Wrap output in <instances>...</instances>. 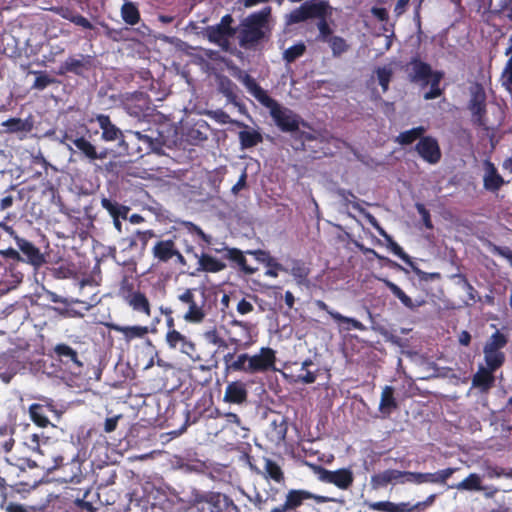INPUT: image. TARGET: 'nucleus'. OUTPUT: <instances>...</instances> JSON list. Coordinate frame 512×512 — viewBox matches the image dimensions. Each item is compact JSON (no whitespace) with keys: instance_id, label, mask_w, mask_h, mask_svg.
<instances>
[{"instance_id":"nucleus-18","label":"nucleus","mask_w":512,"mask_h":512,"mask_svg":"<svg viewBox=\"0 0 512 512\" xmlns=\"http://www.w3.org/2000/svg\"><path fill=\"white\" fill-rule=\"evenodd\" d=\"M314 305L322 311H325L330 317L338 323V325L345 331H350L352 329L365 331L366 326L360 322L359 320L351 317H347L342 315L341 313L330 309V307L320 299L314 300Z\"/></svg>"},{"instance_id":"nucleus-13","label":"nucleus","mask_w":512,"mask_h":512,"mask_svg":"<svg viewBox=\"0 0 512 512\" xmlns=\"http://www.w3.org/2000/svg\"><path fill=\"white\" fill-rule=\"evenodd\" d=\"M327 3L325 1H306L289 15V23L297 24L316 16L326 15Z\"/></svg>"},{"instance_id":"nucleus-59","label":"nucleus","mask_w":512,"mask_h":512,"mask_svg":"<svg viewBox=\"0 0 512 512\" xmlns=\"http://www.w3.org/2000/svg\"><path fill=\"white\" fill-rule=\"evenodd\" d=\"M101 26L104 28L105 36L113 41H116V42L124 40L125 32L128 31V28H119V29L111 28L106 23H101Z\"/></svg>"},{"instance_id":"nucleus-46","label":"nucleus","mask_w":512,"mask_h":512,"mask_svg":"<svg viewBox=\"0 0 512 512\" xmlns=\"http://www.w3.org/2000/svg\"><path fill=\"white\" fill-rule=\"evenodd\" d=\"M451 488L462 491H480L482 490L481 477L476 473H471L461 482L451 486Z\"/></svg>"},{"instance_id":"nucleus-61","label":"nucleus","mask_w":512,"mask_h":512,"mask_svg":"<svg viewBox=\"0 0 512 512\" xmlns=\"http://www.w3.org/2000/svg\"><path fill=\"white\" fill-rule=\"evenodd\" d=\"M219 88L220 91L228 98L235 96L236 85L228 77L224 76L220 79Z\"/></svg>"},{"instance_id":"nucleus-56","label":"nucleus","mask_w":512,"mask_h":512,"mask_svg":"<svg viewBox=\"0 0 512 512\" xmlns=\"http://www.w3.org/2000/svg\"><path fill=\"white\" fill-rule=\"evenodd\" d=\"M505 55H510V57L506 62L501 78L503 85H505L507 89L512 90V45L506 49Z\"/></svg>"},{"instance_id":"nucleus-2","label":"nucleus","mask_w":512,"mask_h":512,"mask_svg":"<svg viewBox=\"0 0 512 512\" xmlns=\"http://www.w3.org/2000/svg\"><path fill=\"white\" fill-rule=\"evenodd\" d=\"M271 11V7L266 6L241 20L236 33L241 48L255 51L264 42L269 41Z\"/></svg>"},{"instance_id":"nucleus-30","label":"nucleus","mask_w":512,"mask_h":512,"mask_svg":"<svg viewBox=\"0 0 512 512\" xmlns=\"http://www.w3.org/2000/svg\"><path fill=\"white\" fill-rule=\"evenodd\" d=\"M485 174L483 177V185L487 191L496 192L498 191L506 182L504 178L498 173L495 165L490 162H485Z\"/></svg>"},{"instance_id":"nucleus-17","label":"nucleus","mask_w":512,"mask_h":512,"mask_svg":"<svg viewBox=\"0 0 512 512\" xmlns=\"http://www.w3.org/2000/svg\"><path fill=\"white\" fill-rule=\"evenodd\" d=\"M13 238L19 251L24 256V261L35 268H39L45 264L46 259L44 254L32 242L18 235H15Z\"/></svg>"},{"instance_id":"nucleus-62","label":"nucleus","mask_w":512,"mask_h":512,"mask_svg":"<svg viewBox=\"0 0 512 512\" xmlns=\"http://www.w3.org/2000/svg\"><path fill=\"white\" fill-rule=\"evenodd\" d=\"M456 276L462 280L464 289L466 290V293L468 296V299L472 302H476L477 300H479L480 298L478 297L477 290L468 281L467 277L463 274H457Z\"/></svg>"},{"instance_id":"nucleus-53","label":"nucleus","mask_w":512,"mask_h":512,"mask_svg":"<svg viewBox=\"0 0 512 512\" xmlns=\"http://www.w3.org/2000/svg\"><path fill=\"white\" fill-rule=\"evenodd\" d=\"M325 16L326 15L316 16V18H319V21L317 23L319 34L316 37V40L319 42L327 43L333 37V30L330 27L329 23L327 22Z\"/></svg>"},{"instance_id":"nucleus-44","label":"nucleus","mask_w":512,"mask_h":512,"mask_svg":"<svg viewBox=\"0 0 512 512\" xmlns=\"http://www.w3.org/2000/svg\"><path fill=\"white\" fill-rule=\"evenodd\" d=\"M443 76V72L434 71L428 82V84H430V90L424 94L425 100L436 99L443 94V89L440 88V82Z\"/></svg>"},{"instance_id":"nucleus-63","label":"nucleus","mask_w":512,"mask_h":512,"mask_svg":"<svg viewBox=\"0 0 512 512\" xmlns=\"http://www.w3.org/2000/svg\"><path fill=\"white\" fill-rule=\"evenodd\" d=\"M291 274L300 281L307 278L309 274V269L300 261L294 262L291 268Z\"/></svg>"},{"instance_id":"nucleus-26","label":"nucleus","mask_w":512,"mask_h":512,"mask_svg":"<svg viewBox=\"0 0 512 512\" xmlns=\"http://www.w3.org/2000/svg\"><path fill=\"white\" fill-rule=\"evenodd\" d=\"M177 253V246L174 239H161L155 242L152 248L153 258L158 263H168L173 260Z\"/></svg>"},{"instance_id":"nucleus-23","label":"nucleus","mask_w":512,"mask_h":512,"mask_svg":"<svg viewBox=\"0 0 512 512\" xmlns=\"http://www.w3.org/2000/svg\"><path fill=\"white\" fill-rule=\"evenodd\" d=\"M367 221L377 230L379 235L385 238L388 248L406 264L412 265L411 257L403 250V248L393 240V238L379 224L378 220L370 213L365 215Z\"/></svg>"},{"instance_id":"nucleus-1","label":"nucleus","mask_w":512,"mask_h":512,"mask_svg":"<svg viewBox=\"0 0 512 512\" xmlns=\"http://www.w3.org/2000/svg\"><path fill=\"white\" fill-rule=\"evenodd\" d=\"M222 360L225 374L241 372L254 375L276 370L277 358L274 349L261 347L259 352L253 355L245 352L235 356V351L228 352Z\"/></svg>"},{"instance_id":"nucleus-31","label":"nucleus","mask_w":512,"mask_h":512,"mask_svg":"<svg viewBox=\"0 0 512 512\" xmlns=\"http://www.w3.org/2000/svg\"><path fill=\"white\" fill-rule=\"evenodd\" d=\"M125 300L134 311L142 313L147 317L151 316V304L145 293L140 290L131 291Z\"/></svg>"},{"instance_id":"nucleus-6","label":"nucleus","mask_w":512,"mask_h":512,"mask_svg":"<svg viewBox=\"0 0 512 512\" xmlns=\"http://www.w3.org/2000/svg\"><path fill=\"white\" fill-rule=\"evenodd\" d=\"M296 151L306 152L312 159H319L327 155V141L320 134L301 131L292 136Z\"/></svg>"},{"instance_id":"nucleus-28","label":"nucleus","mask_w":512,"mask_h":512,"mask_svg":"<svg viewBox=\"0 0 512 512\" xmlns=\"http://www.w3.org/2000/svg\"><path fill=\"white\" fill-rule=\"evenodd\" d=\"M248 391L246 385L241 381L228 383L225 389L223 400L230 404H243L247 401Z\"/></svg>"},{"instance_id":"nucleus-29","label":"nucleus","mask_w":512,"mask_h":512,"mask_svg":"<svg viewBox=\"0 0 512 512\" xmlns=\"http://www.w3.org/2000/svg\"><path fill=\"white\" fill-rule=\"evenodd\" d=\"M495 384L494 371L479 366L477 372L472 377V387L480 390L481 393H488Z\"/></svg>"},{"instance_id":"nucleus-21","label":"nucleus","mask_w":512,"mask_h":512,"mask_svg":"<svg viewBox=\"0 0 512 512\" xmlns=\"http://www.w3.org/2000/svg\"><path fill=\"white\" fill-rule=\"evenodd\" d=\"M221 251L224 253L223 258L230 262V266L245 275H253L258 270L257 267H252L247 264V259L243 251L240 249L235 247H224Z\"/></svg>"},{"instance_id":"nucleus-41","label":"nucleus","mask_w":512,"mask_h":512,"mask_svg":"<svg viewBox=\"0 0 512 512\" xmlns=\"http://www.w3.org/2000/svg\"><path fill=\"white\" fill-rule=\"evenodd\" d=\"M244 84L249 92L262 104L264 105L268 102L272 97H270L256 81L249 75H246L244 78Z\"/></svg>"},{"instance_id":"nucleus-15","label":"nucleus","mask_w":512,"mask_h":512,"mask_svg":"<svg viewBox=\"0 0 512 512\" xmlns=\"http://www.w3.org/2000/svg\"><path fill=\"white\" fill-rule=\"evenodd\" d=\"M458 470V468H446L434 473H421L407 471L406 481L414 482L416 484L433 483V484H446L447 480Z\"/></svg>"},{"instance_id":"nucleus-58","label":"nucleus","mask_w":512,"mask_h":512,"mask_svg":"<svg viewBox=\"0 0 512 512\" xmlns=\"http://www.w3.org/2000/svg\"><path fill=\"white\" fill-rule=\"evenodd\" d=\"M379 85L383 92H386L389 88V83L392 79L393 72L388 67H379L376 70Z\"/></svg>"},{"instance_id":"nucleus-60","label":"nucleus","mask_w":512,"mask_h":512,"mask_svg":"<svg viewBox=\"0 0 512 512\" xmlns=\"http://www.w3.org/2000/svg\"><path fill=\"white\" fill-rule=\"evenodd\" d=\"M135 234L137 237L138 252L143 253L147 247L148 241L154 236V232L152 230L137 231Z\"/></svg>"},{"instance_id":"nucleus-5","label":"nucleus","mask_w":512,"mask_h":512,"mask_svg":"<svg viewBox=\"0 0 512 512\" xmlns=\"http://www.w3.org/2000/svg\"><path fill=\"white\" fill-rule=\"evenodd\" d=\"M62 143L69 142L76 147L74 153L78 154L80 159L94 163L97 160H104L108 153L106 149L99 150L89 139L79 135L74 130H66L62 136Z\"/></svg>"},{"instance_id":"nucleus-19","label":"nucleus","mask_w":512,"mask_h":512,"mask_svg":"<svg viewBox=\"0 0 512 512\" xmlns=\"http://www.w3.org/2000/svg\"><path fill=\"white\" fill-rule=\"evenodd\" d=\"M468 109L472 114V122L478 127H485L486 110V95L481 87L472 93L471 99L468 104Z\"/></svg>"},{"instance_id":"nucleus-8","label":"nucleus","mask_w":512,"mask_h":512,"mask_svg":"<svg viewBox=\"0 0 512 512\" xmlns=\"http://www.w3.org/2000/svg\"><path fill=\"white\" fill-rule=\"evenodd\" d=\"M39 403H32L28 408L31 421L40 428H46L51 423L48 414H52L57 419L60 418L62 411L58 409L57 404L52 398L40 397Z\"/></svg>"},{"instance_id":"nucleus-16","label":"nucleus","mask_w":512,"mask_h":512,"mask_svg":"<svg viewBox=\"0 0 512 512\" xmlns=\"http://www.w3.org/2000/svg\"><path fill=\"white\" fill-rule=\"evenodd\" d=\"M79 58L68 57L64 62L59 66L58 75H65L67 73H72L77 76H84L85 72L89 71L92 68V56L79 54Z\"/></svg>"},{"instance_id":"nucleus-51","label":"nucleus","mask_w":512,"mask_h":512,"mask_svg":"<svg viewBox=\"0 0 512 512\" xmlns=\"http://www.w3.org/2000/svg\"><path fill=\"white\" fill-rule=\"evenodd\" d=\"M63 470H69L71 473L62 477L65 482L79 483L81 476L80 462L73 459L71 462L63 465Z\"/></svg>"},{"instance_id":"nucleus-33","label":"nucleus","mask_w":512,"mask_h":512,"mask_svg":"<svg viewBox=\"0 0 512 512\" xmlns=\"http://www.w3.org/2000/svg\"><path fill=\"white\" fill-rule=\"evenodd\" d=\"M51 10L63 19L68 20L77 26H80L84 29H93L92 23L86 17L76 13L69 7L59 6L53 7Z\"/></svg>"},{"instance_id":"nucleus-47","label":"nucleus","mask_w":512,"mask_h":512,"mask_svg":"<svg viewBox=\"0 0 512 512\" xmlns=\"http://www.w3.org/2000/svg\"><path fill=\"white\" fill-rule=\"evenodd\" d=\"M139 101L140 104H133L132 101L125 103V110L127 113L135 118H141L146 115V111L149 109L147 99L140 93Z\"/></svg>"},{"instance_id":"nucleus-20","label":"nucleus","mask_w":512,"mask_h":512,"mask_svg":"<svg viewBox=\"0 0 512 512\" xmlns=\"http://www.w3.org/2000/svg\"><path fill=\"white\" fill-rule=\"evenodd\" d=\"M419 156L430 164H436L441 159L439 144L432 136H423L415 146Z\"/></svg>"},{"instance_id":"nucleus-9","label":"nucleus","mask_w":512,"mask_h":512,"mask_svg":"<svg viewBox=\"0 0 512 512\" xmlns=\"http://www.w3.org/2000/svg\"><path fill=\"white\" fill-rule=\"evenodd\" d=\"M314 473L320 481L333 484L341 490H348L354 482V473L350 468H340L331 471L321 465H317L314 467Z\"/></svg>"},{"instance_id":"nucleus-3","label":"nucleus","mask_w":512,"mask_h":512,"mask_svg":"<svg viewBox=\"0 0 512 512\" xmlns=\"http://www.w3.org/2000/svg\"><path fill=\"white\" fill-rule=\"evenodd\" d=\"M269 110L270 116L273 119L278 129L284 133H291L297 135L299 127H309L308 123L304 121L300 115L295 113L288 107L281 105L274 98H271L264 105Z\"/></svg>"},{"instance_id":"nucleus-34","label":"nucleus","mask_w":512,"mask_h":512,"mask_svg":"<svg viewBox=\"0 0 512 512\" xmlns=\"http://www.w3.org/2000/svg\"><path fill=\"white\" fill-rule=\"evenodd\" d=\"M196 257L198 258L197 271L199 272L218 273L226 268L224 262L208 253H202L199 256L196 255Z\"/></svg>"},{"instance_id":"nucleus-52","label":"nucleus","mask_w":512,"mask_h":512,"mask_svg":"<svg viewBox=\"0 0 512 512\" xmlns=\"http://www.w3.org/2000/svg\"><path fill=\"white\" fill-rule=\"evenodd\" d=\"M329 47L331 48L333 57H340L342 54L346 53L350 45L347 41L341 36H333L328 42Z\"/></svg>"},{"instance_id":"nucleus-22","label":"nucleus","mask_w":512,"mask_h":512,"mask_svg":"<svg viewBox=\"0 0 512 512\" xmlns=\"http://www.w3.org/2000/svg\"><path fill=\"white\" fill-rule=\"evenodd\" d=\"M407 72L411 82H421L427 85L431 75L434 73L430 64L422 61L419 57H413L407 64Z\"/></svg>"},{"instance_id":"nucleus-49","label":"nucleus","mask_w":512,"mask_h":512,"mask_svg":"<svg viewBox=\"0 0 512 512\" xmlns=\"http://www.w3.org/2000/svg\"><path fill=\"white\" fill-rule=\"evenodd\" d=\"M204 340L212 345L218 346L219 348H228V340H225L217 327L213 326L203 332Z\"/></svg>"},{"instance_id":"nucleus-27","label":"nucleus","mask_w":512,"mask_h":512,"mask_svg":"<svg viewBox=\"0 0 512 512\" xmlns=\"http://www.w3.org/2000/svg\"><path fill=\"white\" fill-rule=\"evenodd\" d=\"M54 355L63 364L67 365L70 369H81L83 363L79 360L78 353L75 349L65 343L57 344L53 348Z\"/></svg>"},{"instance_id":"nucleus-32","label":"nucleus","mask_w":512,"mask_h":512,"mask_svg":"<svg viewBox=\"0 0 512 512\" xmlns=\"http://www.w3.org/2000/svg\"><path fill=\"white\" fill-rule=\"evenodd\" d=\"M364 505L372 511L382 512H411L412 505L409 502L394 503L391 501H365Z\"/></svg>"},{"instance_id":"nucleus-40","label":"nucleus","mask_w":512,"mask_h":512,"mask_svg":"<svg viewBox=\"0 0 512 512\" xmlns=\"http://www.w3.org/2000/svg\"><path fill=\"white\" fill-rule=\"evenodd\" d=\"M2 126L6 128L7 133H27L32 130L33 123L29 119L9 118L2 123Z\"/></svg>"},{"instance_id":"nucleus-10","label":"nucleus","mask_w":512,"mask_h":512,"mask_svg":"<svg viewBox=\"0 0 512 512\" xmlns=\"http://www.w3.org/2000/svg\"><path fill=\"white\" fill-rule=\"evenodd\" d=\"M232 327L239 329L238 333H232L228 331V345L234 346L235 356L238 355L239 349H248L255 343L254 336L252 334L255 325L248 321L232 320L230 322Z\"/></svg>"},{"instance_id":"nucleus-37","label":"nucleus","mask_w":512,"mask_h":512,"mask_svg":"<svg viewBox=\"0 0 512 512\" xmlns=\"http://www.w3.org/2000/svg\"><path fill=\"white\" fill-rule=\"evenodd\" d=\"M242 125L244 126L245 129L241 130L238 133V138L242 149H249L255 147L263 141V137L260 132L251 129L245 124Z\"/></svg>"},{"instance_id":"nucleus-43","label":"nucleus","mask_w":512,"mask_h":512,"mask_svg":"<svg viewBox=\"0 0 512 512\" xmlns=\"http://www.w3.org/2000/svg\"><path fill=\"white\" fill-rule=\"evenodd\" d=\"M121 17L128 25H136L140 21V12L135 3L125 2L121 7Z\"/></svg>"},{"instance_id":"nucleus-4","label":"nucleus","mask_w":512,"mask_h":512,"mask_svg":"<svg viewBox=\"0 0 512 512\" xmlns=\"http://www.w3.org/2000/svg\"><path fill=\"white\" fill-rule=\"evenodd\" d=\"M182 305L187 307L183 319L188 323H201L206 317L205 292L199 288H187L177 296Z\"/></svg>"},{"instance_id":"nucleus-50","label":"nucleus","mask_w":512,"mask_h":512,"mask_svg":"<svg viewBox=\"0 0 512 512\" xmlns=\"http://www.w3.org/2000/svg\"><path fill=\"white\" fill-rule=\"evenodd\" d=\"M508 339L505 334L501 333L499 330H496L485 343V349L493 350V351H502V349L507 345Z\"/></svg>"},{"instance_id":"nucleus-39","label":"nucleus","mask_w":512,"mask_h":512,"mask_svg":"<svg viewBox=\"0 0 512 512\" xmlns=\"http://www.w3.org/2000/svg\"><path fill=\"white\" fill-rule=\"evenodd\" d=\"M483 353L486 364L485 368L496 372L503 366L506 359L505 353L503 351H491L489 349L483 348Z\"/></svg>"},{"instance_id":"nucleus-25","label":"nucleus","mask_w":512,"mask_h":512,"mask_svg":"<svg viewBox=\"0 0 512 512\" xmlns=\"http://www.w3.org/2000/svg\"><path fill=\"white\" fill-rule=\"evenodd\" d=\"M407 471H400L397 469H387L379 473H375L371 476L370 484L372 489L379 490L387 487L390 483L394 481H400L402 478L406 479Z\"/></svg>"},{"instance_id":"nucleus-48","label":"nucleus","mask_w":512,"mask_h":512,"mask_svg":"<svg viewBox=\"0 0 512 512\" xmlns=\"http://www.w3.org/2000/svg\"><path fill=\"white\" fill-rule=\"evenodd\" d=\"M425 133V128L423 126L414 127L410 130L401 132L397 137V141L401 145H410L417 139H421L423 134Z\"/></svg>"},{"instance_id":"nucleus-24","label":"nucleus","mask_w":512,"mask_h":512,"mask_svg":"<svg viewBox=\"0 0 512 512\" xmlns=\"http://www.w3.org/2000/svg\"><path fill=\"white\" fill-rule=\"evenodd\" d=\"M100 129L102 130L101 139L105 142L119 140L124 145L123 132L112 123L110 117L106 114H97L95 117Z\"/></svg>"},{"instance_id":"nucleus-57","label":"nucleus","mask_w":512,"mask_h":512,"mask_svg":"<svg viewBox=\"0 0 512 512\" xmlns=\"http://www.w3.org/2000/svg\"><path fill=\"white\" fill-rule=\"evenodd\" d=\"M257 300L256 295H248L247 297L239 300L236 306V310L241 315H246L254 311L253 301Z\"/></svg>"},{"instance_id":"nucleus-54","label":"nucleus","mask_w":512,"mask_h":512,"mask_svg":"<svg viewBox=\"0 0 512 512\" xmlns=\"http://www.w3.org/2000/svg\"><path fill=\"white\" fill-rule=\"evenodd\" d=\"M33 74L36 75L34 83L32 84V89L35 90H44L49 85L54 84L57 80L53 77H50L46 71H33Z\"/></svg>"},{"instance_id":"nucleus-11","label":"nucleus","mask_w":512,"mask_h":512,"mask_svg":"<svg viewBox=\"0 0 512 512\" xmlns=\"http://www.w3.org/2000/svg\"><path fill=\"white\" fill-rule=\"evenodd\" d=\"M234 19L232 15H224L220 22L213 26L206 28V35L210 42L215 43L221 47H227L229 39L236 35L237 28L232 26Z\"/></svg>"},{"instance_id":"nucleus-7","label":"nucleus","mask_w":512,"mask_h":512,"mask_svg":"<svg viewBox=\"0 0 512 512\" xmlns=\"http://www.w3.org/2000/svg\"><path fill=\"white\" fill-rule=\"evenodd\" d=\"M193 500L201 512H230L234 506L232 500L220 492H197Z\"/></svg>"},{"instance_id":"nucleus-12","label":"nucleus","mask_w":512,"mask_h":512,"mask_svg":"<svg viewBox=\"0 0 512 512\" xmlns=\"http://www.w3.org/2000/svg\"><path fill=\"white\" fill-rule=\"evenodd\" d=\"M308 500L320 503L323 498L304 489H291L287 492L284 503L274 507L270 512H295Z\"/></svg>"},{"instance_id":"nucleus-42","label":"nucleus","mask_w":512,"mask_h":512,"mask_svg":"<svg viewBox=\"0 0 512 512\" xmlns=\"http://www.w3.org/2000/svg\"><path fill=\"white\" fill-rule=\"evenodd\" d=\"M264 477L276 483H284L285 476L282 468L275 461L266 458L264 465Z\"/></svg>"},{"instance_id":"nucleus-55","label":"nucleus","mask_w":512,"mask_h":512,"mask_svg":"<svg viewBox=\"0 0 512 512\" xmlns=\"http://www.w3.org/2000/svg\"><path fill=\"white\" fill-rule=\"evenodd\" d=\"M306 51V46L303 42H299L289 48L283 53V59L287 63H292L299 57L303 56Z\"/></svg>"},{"instance_id":"nucleus-35","label":"nucleus","mask_w":512,"mask_h":512,"mask_svg":"<svg viewBox=\"0 0 512 512\" xmlns=\"http://www.w3.org/2000/svg\"><path fill=\"white\" fill-rule=\"evenodd\" d=\"M398 409V402L394 397V388L392 386L386 385L382 389L381 399L379 404V411L385 415L389 416L393 411Z\"/></svg>"},{"instance_id":"nucleus-36","label":"nucleus","mask_w":512,"mask_h":512,"mask_svg":"<svg viewBox=\"0 0 512 512\" xmlns=\"http://www.w3.org/2000/svg\"><path fill=\"white\" fill-rule=\"evenodd\" d=\"M110 327L112 330L121 333L126 341H131L136 338H143L149 333L147 326H122L113 324Z\"/></svg>"},{"instance_id":"nucleus-64","label":"nucleus","mask_w":512,"mask_h":512,"mask_svg":"<svg viewBox=\"0 0 512 512\" xmlns=\"http://www.w3.org/2000/svg\"><path fill=\"white\" fill-rule=\"evenodd\" d=\"M268 269L265 272L266 276L276 278L278 276L279 271H285V268L282 264L277 262L275 258L268 260L267 265Z\"/></svg>"},{"instance_id":"nucleus-38","label":"nucleus","mask_w":512,"mask_h":512,"mask_svg":"<svg viewBox=\"0 0 512 512\" xmlns=\"http://www.w3.org/2000/svg\"><path fill=\"white\" fill-rule=\"evenodd\" d=\"M102 207L108 211L112 218H122L123 220L127 219L130 208L128 206L122 205L115 200H111L109 198L103 197L101 199Z\"/></svg>"},{"instance_id":"nucleus-45","label":"nucleus","mask_w":512,"mask_h":512,"mask_svg":"<svg viewBox=\"0 0 512 512\" xmlns=\"http://www.w3.org/2000/svg\"><path fill=\"white\" fill-rule=\"evenodd\" d=\"M385 284L387 288L391 291V293L397 297L403 306L410 310H414L416 307L420 306L421 303L415 304L412 299L395 283L386 280Z\"/></svg>"},{"instance_id":"nucleus-14","label":"nucleus","mask_w":512,"mask_h":512,"mask_svg":"<svg viewBox=\"0 0 512 512\" xmlns=\"http://www.w3.org/2000/svg\"><path fill=\"white\" fill-rule=\"evenodd\" d=\"M165 341L170 349H179L194 361L199 359L195 356L197 354L195 343L178 330L167 331Z\"/></svg>"}]
</instances>
